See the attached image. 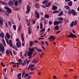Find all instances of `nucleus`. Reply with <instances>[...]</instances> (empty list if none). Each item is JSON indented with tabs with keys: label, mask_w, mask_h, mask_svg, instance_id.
Here are the masks:
<instances>
[{
	"label": "nucleus",
	"mask_w": 79,
	"mask_h": 79,
	"mask_svg": "<svg viewBox=\"0 0 79 79\" xmlns=\"http://www.w3.org/2000/svg\"><path fill=\"white\" fill-rule=\"evenodd\" d=\"M18 62L19 63H22V60L21 59H19Z\"/></svg>",
	"instance_id": "obj_41"
},
{
	"label": "nucleus",
	"mask_w": 79,
	"mask_h": 79,
	"mask_svg": "<svg viewBox=\"0 0 79 79\" xmlns=\"http://www.w3.org/2000/svg\"><path fill=\"white\" fill-rule=\"evenodd\" d=\"M54 25H59V21H55L54 22Z\"/></svg>",
	"instance_id": "obj_19"
},
{
	"label": "nucleus",
	"mask_w": 79,
	"mask_h": 79,
	"mask_svg": "<svg viewBox=\"0 0 79 79\" xmlns=\"http://www.w3.org/2000/svg\"><path fill=\"white\" fill-rule=\"evenodd\" d=\"M13 10H15V11H19V8H16L15 9H13Z\"/></svg>",
	"instance_id": "obj_40"
},
{
	"label": "nucleus",
	"mask_w": 79,
	"mask_h": 79,
	"mask_svg": "<svg viewBox=\"0 0 79 79\" xmlns=\"http://www.w3.org/2000/svg\"><path fill=\"white\" fill-rule=\"evenodd\" d=\"M47 34V32H46L45 33V34H44L43 35L41 36H40L41 37H44V36H45V35Z\"/></svg>",
	"instance_id": "obj_49"
},
{
	"label": "nucleus",
	"mask_w": 79,
	"mask_h": 79,
	"mask_svg": "<svg viewBox=\"0 0 79 79\" xmlns=\"http://www.w3.org/2000/svg\"><path fill=\"white\" fill-rule=\"evenodd\" d=\"M42 7L43 8H46V6H44L43 5H41Z\"/></svg>",
	"instance_id": "obj_62"
},
{
	"label": "nucleus",
	"mask_w": 79,
	"mask_h": 79,
	"mask_svg": "<svg viewBox=\"0 0 79 79\" xmlns=\"http://www.w3.org/2000/svg\"><path fill=\"white\" fill-rule=\"evenodd\" d=\"M8 4L9 5H14V2L11 0H10L9 1Z\"/></svg>",
	"instance_id": "obj_10"
},
{
	"label": "nucleus",
	"mask_w": 79,
	"mask_h": 79,
	"mask_svg": "<svg viewBox=\"0 0 79 79\" xmlns=\"http://www.w3.org/2000/svg\"><path fill=\"white\" fill-rule=\"evenodd\" d=\"M55 37H54L53 36L51 35L50 36L49 38H48V40H55Z\"/></svg>",
	"instance_id": "obj_8"
},
{
	"label": "nucleus",
	"mask_w": 79,
	"mask_h": 79,
	"mask_svg": "<svg viewBox=\"0 0 79 79\" xmlns=\"http://www.w3.org/2000/svg\"><path fill=\"white\" fill-rule=\"evenodd\" d=\"M5 39L6 40V42L7 44H8V45H10V47H12L13 49H15V47L12 45V41L11 40H10L9 43V41H8V39L6 38V35H5Z\"/></svg>",
	"instance_id": "obj_1"
},
{
	"label": "nucleus",
	"mask_w": 79,
	"mask_h": 79,
	"mask_svg": "<svg viewBox=\"0 0 79 79\" xmlns=\"http://www.w3.org/2000/svg\"><path fill=\"white\" fill-rule=\"evenodd\" d=\"M38 51L39 52H42V50L40 49H38Z\"/></svg>",
	"instance_id": "obj_53"
},
{
	"label": "nucleus",
	"mask_w": 79,
	"mask_h": 79,
	"mask_svg": "<svg viewBox=\"0 0 79 79\" xmlns=\"http://www.w3.org/2000/svg\"><path fill=\"white\" fill-rule=\"evenodd\" d=\"M8 23L10 26H11V22H10V21H9Z\"/></svg>",
	"instance_id": "obj_48"
},
{
	"label": "nucleus",
	"mask_w": 79,
	"mask_h": 79,
	"mask_svg": "<svg viewBox=\"0 0 79 79\" xmlns=\"http://www.w3.org/2000/svg\"><path fill=\"white\" fill-rule=\"evenodd\" d=\"M58 19L59 21H63V17H60Z\"/></svg>",
	"instance_id": "obj_36"
},
{
	"label": "nucleus",
	"mask_w": 79,
	"mask_h": 79,
	"mask_svg": "<svg viewBox=\"0 0 79 79\" xmlns=\"http://www.w3.org/2000/svg\"><path fill=\"white\" fill-rule=\"evenodd\" d=\"M43 28V26H42V23H40V29H42Z\"/></svg>",
	"instance_id": "obj_38"
},
{
	"label": "nucleus",
	"mask_w": 79,
	"mask_h": 79,
	"mask_svg": "<svg viewBox=\"0 0 79 79\" xmlns=\"http://www.w3.org/2000/svg\"><path fill=\"white\" fill-rule=\"evenodd\" d=\"M18 30L19 31V32H20V30H21V27H18Z\"/></svg>",
	"instance_id": "obj_59"
},
{
	"label": "nucleus",
	"mask_w": 79,
	"mask_h": 79,
	"mask_svg": "<svg viewBox=\"0 0 79 79\" xmlns=\"http://www.w3.org/2000/svg\"><path fill=\"white\" fill-rule=\"evenodd\" d=\"M21 2H22V0H18V3L20 4H21V3H22Z\"/></svg>",
	"instance_id": "obj_39"
},
{
	"label": "nucleus",
	"mask_w": 79,
	"mask_h": 79,
	"mask_svg": "<svg viewBox=\"0 0 79 79\" xmlns=\"http://www.w3.org/2000/svg\"><path fill=\"white\" fill-rule=\"evenodd\" d=\"M21 39L22 42H24V35H23V33H21Z\"/></svg>",
	"instance_id": "obj_18"
},
{
	"label": "nucleus",
	"mask_w": 79,
	"mask_h": 79,
	"mask_svg": "<svg viewBox=\"0 0 79 79\" xmlns=\"http://www.w3.org/2000/svg\"><path fill=\"white\" fill-rule=\"evenodd\" d=\"M72 14L73 15H77L76 13V11H75V10H72Z\"/></svg>",
	"instance_id": "obj_11"
},
{
	"label": "nucleus",
	"mask_w": 79,
	"mask_h": 79,
	"mask_svg": "<svg viewBox=\"0 0 79 79\" xmlns=\"http://www.w3.org/2000/svg\"><path fill=\"white\" fill-rule=\"evenodd\" d=\"M30 52H35V50H34V47H32V49L29 51Z\"/></svg>",
	"instance_id": "obj_29"
},
{
	"label": "nucleus",
	"mask_w": 79,
	"mask_h": 79,
	"mask_svg": "<svg viewBox=\"0 0 79 79\" xmlns=\"http://www.w3.org/2000/svg\"><path fill=\"white\" fill-rule=\"evenodd\" d=\"M4 35V34L0 35V36L2 38V39H3V38H5V36Z\"/></svg>",
	"instance_id": "obj_34"
},
{
	"label": "nucleus",
	"mask_w": 79,
	"mask_h": 79,
	"mask_svg": "<svg viewBox=\"0 0 79 79\" xmlns=\"http://www.w3.org/2000/svg\"><path fill=\"white\" fill-rule=\"evenodd\" d=\"M6 54L7 55H10V51L8 50H6Z\"/></svg>",
	"instance_id": "obj_21"
},
{
	"label": "nucleus",
	"mask_w": 79,
	"mask_h": 79,
	"mask_svg": "<svg viewBox=\"0 0 79 79\" xmlns=\"http://www.w3.org/2000/svg\"><path fill=\"white\" fill-rule=\"evenodd\" d=\"M34 66H35V64H30L29 65L28 67L27 68V70H29V69H31V68H33V67H34Z\"/></svg>",
	"instance_id": "obj_7"
},
{
	"label": "nucleus",
	"mask_w": 79,
	"mask_h": 79,
	"mask_svg": "<svg viewBox=\"0 0 79 79\" xmlns=\"http://www.w3.org/2000/svg\"><path fill=\"white\" fill-rule=\"evenodd\" d=\"M3 21L0 20V24H1V25H2L3 24Z\"/></svg>",
	"instance_id": "obj_44"
},
{
	"label": "nucleus",
	"mask_w": 79,
	"mask_h": 79,
	"mask_svg": "<svg viewBox=\"0 0 79 79\" xmlns=\"http://www.w3.org/2000/svg\"><path fill=\"white\" fill-rule=\"evenodd\" d=\"M77 24V20H75L74 24H73V25L74 26H76V25Z\"/></svg>",
	"instance_id": "obj_42"
},
{
	"label": "nucleus",
	"mask_w": 79,
	"mask_h": 79,
	"mask_svg": "<svg viewBox=\"0 0 79 79\" xmlns=\"http://www.w3.org/2000/svg\"><path fill=\"white\" fill-rule=\"evenodd\" d=\"M58 27V25H57L55 27L54 29H55V30H56V29H57Z\"/></svg>",
	"instance_id": "obj_50"
},
{
	"label": "nucleus",
	"mask_w": 79,
	"mask_h": 79,
	"mask_svg": "<svg viewBox=\"0 0 79 79\" xmlns=\"http://www.w3.org/2000/svg\"><path fill=\"white\" fill-rule=\"evenodd\" d=\"M13 28L15 31H16V26L15 25H13Z\"/></svg>",
	"instance_id": "obj_32"
},
{
	"label": "nucleus",
	"mask_w": 79,
	"mask_h": 79,
	"mask_svg": "<svg viewBox=\"0 0 79 79\" xmlns=\"http://www.w3.org/2000/svg\"><path fill=\"white\" fill-rule=\"evenodd\" d=\"M53 13H59L60 12L59 11L54 10L53 12Z\"/></svg>",
	"instance_id": "obj_35"
},
{
	"label": "nucleus",
	"mask_w": 79,
	"mask_h": 79,
	"mask_svg": "<svg viewBox=\"0 0 79 79\" xmlns=\"http://www.w3.org/2000/svg\"><path fill=\"white\" fill-rule=\"evenodd\" d=\"M67 36L68 37H69V38H76L77 37V36L76 35H74V34L72 33V32H70L69 35H67Z\"/></svg>",
	"instance_id": "obj_3"
},
{
	"label": "nucleus",
	"mask_w": 79,
	"mask_h": 79,
	"mask_svg": "<svg viewBox=\"0 0 79 79\" xmlns=\"http://www.w3.org/2000/svg\"><path fill=\"white\" fill-rule=\"evenodd\" d=\"M32 62L33 63H35V64L37 63V62L36 60L35 61V60H33L32 61Z\"/></svg>",
	"instance_id": "obj_55"
},
{
	"label": "nucleus",
	"mask_w": 79,
	"mask_h": 79,
	"mask_svg": "<svg viewBox=\"0 0 79 79\" xmlns=\"http://www.w3.org/2000/svg\"><path fill=\"white\" fill-rule=\"evenodd\" d=\"M2 41L4 47H6V44L5 43V40H4V39H3L2 40Z\"/></svg>",
	"instance_id": "obj_22"
},
{
	"label": "nucleus",
	"mask_w": 79,
	"mask_h": 79,
	"mask_svg": "<svg viewBox=\"0 0 79 79\" xmlns=\"http://www.w3.org/2000/svg\"><path fill=\"white\" fill-rule=\"evenodd\" d=\"M0 57L2 56V54L4 53L5 52V48L3 46V45L2 44H0Z\"/></svg>",
	"instance_id": "obj_2"
},
{
	"label": "nucleus",
	"mask_w": 79,
	"mask_h": 79,
	"mask_svg": "<svg viewBox=\"0 0 79 79\" xmlns=\"http://www.w3.org/2000/svg\"><path fill=\"white\" fill-rule=\"evenodd\" d=\"M27 77H29V74H25V76H24L25 78Z\"/></svg>",
	"instance_id": "obj_43"
},
{
	"label": "nucleus",
	"mask_w": 79,
	"mask_h": 79,
	"mask_svg": "<svg viewBox=\"0 0 79 79\" xmlns=\"http://www.w3.org/2000/svg\"><path fill=\"white\" fill-rule=\"evenodd\" d=\"M64 7L66 9V10H69L70 8L69 6H64Z\"/></svg>",
	"instance_id": "obj_27"
},
{
	"label": "nucleus",
	"mask_w": 79,
	"mask_h": 79,
	"mask_svg": "<svg viewBox=\"0 0 79 79\" xmlns=\"http://www.w3.org/2000/svg\"><path fill=\"white\" fill-rule=\"evenodd\" d=\"M63 15V11H61L60 14H59L58 15V16H62V15Z\"/></svg>",
	"instance_id": "obj_25"
},
{
	"label": "nucleus",
	"mask_w": 79,
	"mask_h": 79,
	"mask_svg": "<svg viewBox=\"0 0 79 79\" xmlns=\"http://www.w3.org/2000/svg\"><path fill=\"white\" fill-rule=\"evenodd\" d=\"M44 17L45 18H46V19H48L50 17V16L49 15H48L47 14H45L44 15Z\"/></svg>",
	"instance_id": "obj_17"
},
{
	"label": "nucleus",
	"mask_w": 79,
	"mask_h": 79,
	"mask_svg": "<svg viewBox=\"0 0 79 79\" xmlns=\"http://www.w3.org/2000/svg\"><path fill=\"white\" fill-rule=\"evenodd\" d=\"M33 44L34 42H33L32 41H30L29 43V46L30 47H31L33 46Z\"/></svg>",
	"instance_id": "obj_15"
},
{
	"label": "nucleus",
	"mask_w": 79,
	"mask_h": 79,
	"mask_svg": "<svg viewBox=\"0 0 79 79\" xmlns=\"http://www.w3.org/2000/svg\"><path fill=\"white\" fill-rule=\"evenodd\" d=\"M22 74V73H19L17 75V77H21V74Z\"/></svg>",
	"instance_id": "obj_28"
},
{
	"label": "nucleus",
	"mask_w": 79,
	"mask_h": 79,
	"mask_svg": "<svg viewBox=\"0 0 79 79\" xmlns=\"http://www.w3.org/2000/svg\"><path fill=\"white\" fill-rule=\"evenodd\" d=\"M41 44L42 45H44V41H42L41 42Z\"/></svg>",
	"instance_id": "obj_63"
},
{
	"label": "nucleus",
	"mask_w": 79,
	"mask_h": 79,
	"mask_svg": "<svg viewBox=\"0 0 79 79\" xmlns=\"http://www.w3.org/2000/svg\"><path fill=\"white\" fill-rule=\"evenodd\" d=\"M27 10L26 11V13L27 14L30 12V11L31 10V8H30V6H29L28 5H27Z\"/></svg>",
	"instance_id": "obj_5"
},
{
	"label": "nucleus",
	"mask_w": 79,
	"mask_h": 79,
	"mask_svg": "<svg viewBox=\"0 0 79 79\" xmlns=\"http://www.w3.org/2000/svg\"><path fill=\"white\" fill-rule=\"evenodd\" d=\"M16 42H19V39H18V38L16 39Z\"/></svg>",
	"instance_id": "obj_57"
},
{
	"label": "nucleus",
	"mask_w": 79,
	"mask_h": 79,
	"mask_svg": "<svg viewBox=\"0 0 79 79\" xmlns=\"http://www.w3.org/2000/svg\"><path fill=\"white\" fill-rule=\"evenodd\" d=\"M4 8L5 9L7 10V11H6L7 12V13H8V14H9V13H11V9L8 8V7L5 6H4Z\"/></svg>",
	"instance_id": "obj_4"
},
{
	"label": "nucleus",
	"mask_w": 79,
	"mask_h": 79,
	"mask_svg": "<svg viewBox=\"0 0 79 79\" xmlns=\"http://www.w3.org/2000/svg\"><path fill=\"white\" fill-rule=\"evenodd\" d=\"M68 11H69L68 12V13L69 14V15H71V14L72 13V10H71H71L69 9Z\"/></svg>",
	"instance_id": "obj_33"
},
{
	"label": "nucleus",
	"mask_w": 79,
	"mask_h": 79,
	"mask_svg": "<svg viewBox=\"0 0 79 79\" xmlns=\"http://www.w3.org/2000/svg\"><path fill=\"white\" fill-rule=\"evenodd\" d=\"M22 74V77H23V76H24V74H25V73H24V71H23V72Z\"/></svg>",
	"instance_id": "obj_52"
},
{
	"label": "nucleus",
	"mask_w": 79,
	"mask_h": 79,
	"mask_svg": "<svg viewBox=\"0 0 79 79\" xmlns=\"http://www.w3.org/2000/svg\"><path fill=\"white\" fill-rule=\"evenodd\" d=\"M16 45L17 47L18 48H21V43H18V42H17L16 43Z\"/></svg>",
	"instance_id": "obj_9"
},
{
	"label": "nucleus",
	"mask_w": 79,
	"mask_h": 79,
	"mask_svg": "<svg viewBox=\"0 0 79 79\" xmlns=\"http://www.w3.org/2000/svg\"><path fill=\"white\" fill-rule=\"evenodd\" d=\"M32 54H33V52H31L29 51L27 54V56H31Z\"/></svg>",
	"instance_id": "obj_12"
},
{
	"label": "nucleus",
	"mask_w": 79,
	"mask_h": 79,
	"mask_svg": "<svg viewBox=\"0 0 79 79\" xmlns=\"http://www.w3.org/2000/svg\"><path fill=\"white\" fill-rule=\"evenodd\" d=\"M43 32H44V31H45V27H44V28H42V30H41Z\"/></svg>",
	"instance_id": "obj_47"
},
{
	"label": "nucleus",
	"mask_w": 79,
	"mask_h": 79,
	"mask_svg": "<svg viewBox=\"0 0 79 79\" xmlns=\"http://www.w3.org/2000/svg\"><path fill=\"white\" fill-rule=\"evenodd\" d=\"M68 5L69 6H71L73 5V2L72 1H70L68 3Z\"/></svg>",
	"instance_id": "obj_16"
},
{
	"label": "nucleus",
	"mask_w": 79,
	"mask_h": 79,
	"mask_svg": "<svg viewBox=\"0 0 79 79\" xmlns=\"http://www.w3.org/2000/svg\"><path fill=\"white\" fill-rule=\"evenodd\" d=\"M28 34H31V30H28Z\"/></svg>",
	"instance_id": "obj_56"
},
{
	"label": "nucleus",
	"mask_w": 79,
	"mask_h": 79,
	"mask_svg": "<svg viewBox=\"0 0 79 79\" xmlns=\"http://www.w3.org/2000/svg\"><path fill=\"white\" fill-rule=\"evenodd\" d=\"M8 24L7 23H5V27L6 28H8Z\"/></svg>",
	"instance_id": "obj_51"
},
{
	"label": "nucleus",
	"mask_w": 79,
	"mask_h": 79,
	"mask_svg": "<svg viewBox=\"0 0 79 79\" xmlns=\"http://www.w3.org/2000/svg\"><path fill=\"white\" fill-rule=\"evenodd\" d=\"M31 71H34V70H35V68H31Z\"/></svg>",
	"instance_id": "obj_60"
},
{
	"label": "nucleus",
	"mask_w": 79,
	"mask_h": 79,
	"mask_svg": "<svg viewBox=\"0 0 79 79\" xmlns=\"http://www.w3.org/2000/svg\"><path fill=\"white\" fill-rule=\"evenodd\" d=\"M51 3L50 2H48L46 4V7H48L49 6H51Z\"/></svg>",
	"instance_id": "obj_30"
},
{
	"label": "nucleus",
	"mask_w": 79,
	"mask_h": 79,
	"mask_svg": "<svg viewBox=\"0 0 79 79\" xmlns=\"http://www.w3.org/2000/svg\"><path fill=\"white\" fill-rule=\"evenodd\" d=\"M57 8H58L57 6H56L55 5L53 6L52 7V10H56Z\"/></svg>",
	"instance_id": "obj_14"
},
{
	"label": "nucleus",
	"mask_w": 79,
	"mask_h": 79,
	"mask_svg": "<svg viewBox=\"0 0 79 79\" xmlns=\"http://www.w3.org/2000/svg\"><path fill=\"white\" fill-rule=\"evenodd\" d=\"M35 7L36 8H37V9H39L40 8V6H39V3H37L35 5Z\"/></svg>",
	"instance_id": "obj_13"
},
{
	"label": "nucleus",
	"mask_w": 79,
	"mask_h": 79,
	"mask_svg": "<svg viewBox=\"0 0 79 79\" xmlns=\"http://www.w3.org/2000/svg\"><path fill=\"white\" fill-rule=\"evenodd\" d=\"M14 5L16 6H18V1H15L14 2Z\"/></svg>",
	"instance_id": "obj_31"
},
{
	"label": "nucleus",
	"mask_w": 79,
	"mask_h": 79,
	"mask_svg": "<svg viewBox=\"0 0 79 79\" xmlns=\"http://www.w3.org/2000/svg\"><path fill=\"white\" fill-rule=\"evenodd\" d=\"M26 23L27 24V26H30L31 25V23L29 22Z\"/></svg>",
	"instance_id": "obj_37"
},
{
	"label": "nucleus",
	"mask_w": 79,
	"mask_h": 79,
	"mask_svg": "<svg viewBox=\"0 0 79 79\" xmlns=\"http://www.w3.org/2000/svg\"><path fill=\"white\" fill-rule=\"evenodd\" d=\"M27 59H26V60H25L24 61L23 63H25V64H26V63H27Z\"/></svg>",
	"instance_id": "obj_58"
},
{
	"label": "nucleus",
	"mask_w": 79,
	"mask_h": 79,
	"mask_svg": "<svg viewBox=\"0 0 79 79\" xmlns=\"http://www.w3.org/2000/svg\"><path fill=\"white\" fill-rule=\"evenodd\" d=\"M0 3H2V4H3L4 5H7V3L6 2H4L2 1L1 0H0Z\"/></svg>",
	"instance_id": "obj_26"
},
{
	"label": "nucleus",
	"mask_w": 79,
	"mask_h": 79,
	"mask_svg": "<svg viewBox=\"0 0 79 79\" xmlns=\"http://www.w3.org/2000/svg\"><path fill=\"white\" fill-rule=\"evenodd\" d=\"M50 30H51V29H50V28H48L47 30L48 32H49V31H50Z\"/></svg>",
	"instance_id": "obj_64"
},
{
	"label": "nucleus",
	"mask_w": 79,
	"mask_h": 79,
	"mask_svg": "<svg viewBox=\"0 0 79 79\" xmlns=\"http://www.w3.org/2000/svg\"><path fill=\"white\" fill-rule=\"evenodd\" d=\"M38 42H38V41H37V40H35L33 41V43H38Z\"/></svg>",
	"instance_id": "obj_54"
},
{
	"label": "nucleus",
	"mask_w": 79,
	"mask_h": 79,
	"mask_svg": "<svg viewBox=\"0 0 79 79\" xmlns=\"http://www.w3.org/2000/svg\"><path fill=\"white\" fill-rule=\"evenodd\" d=\"M6 36L8 39L10 38V35L9 33H6Z\"/></svg>",
	"instance_id": "obj_23"
},
{
	"label": "nucleus",
	"mask_w": 79,
	"mask_h": 79,
	"mask_svg": "<svg viewBox=\"0 0 79 79\" xmlns=\"http://www.w3.org/2000/svg\"><path fill=\"white\" fill-rule=\"evenodd\" d=\"M13 52L14 53V55H16V54H17V53H16V52L14 50H13Z\"/></svg>",
	"instance_id": "obj_46"
},
{
	"label": "nucleus",
	"mask_w": 79,
	"mask_h": 79,
	"mask_svg": "<svg viewBox=\"0 0 79 79\" xmlns=\"http://www.w3.org/2000/svg\"><path fill=\"white\" fill-rule=\"evenodd\" d=\"M74 20H73L70 24V27H73V26H74Z\"/></svg>",
	"instance_id": "obj_24"
},
{
	"label": "nucleus",
	"mask_w": 79,
	"mask_h": 79,
	"mask_svg": "<svg viewBox=\"0 0 79 79\" xmlns=\"http://www.w3.org/2000/svg\"><path fill=\"white\" fill-rule=\"evenodd\" d=\"M48 2V0H45L43 1L42 4H46V3H47Z\"/></svg>",
	"instance_id": "obj_20"
},
{
	"label": "nucleus",
	"mask_w": 79,
	"mask_h": 79,
	"mask_svg": "<svg viewBox=\"0 0 79 79\" xmlns=\"http://www.w3.org/2000/svg\"><path fill=\"white\" fill-rule=\"evenodd\" d=\"M65 22V23H69V20L68 19L66 20Z\"/></svg>",
	"instance_id": "obj_61"
},
{
	"label": "nucleus",
	"mask_w": 79,
	"mask_h": 79,
	"mask_svg": "<svg viewBox=\"0 0 79 79\" xmlns=\"http://www.w3.org/2000/svg\"><path fill=\"white\" fill-rule=\"evenodd\" d=\"M35 16L37 19H39L40 18V15H39V12H35Z\"/></svg>",
	"instance_id": "obj_6"
},
{
	"label": "nucleus",
	"mask_w": 79,
	"mask_h": 79,
	"mask_svg": "<svg viewBox=\"0 0 79 79\" xmlns=\"http://www.w3.org/2000/svg\"><path fill=\"white\" fill-rule=\"evenodd\" d=\"M52 23H53L52 22V21H51V20L49 21V25H52Z\"/></svg>",
	"instance_id": "obj_45"
}]
</instances>
